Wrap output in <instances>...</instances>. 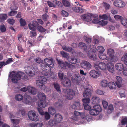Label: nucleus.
I'll use <instances>...</instances> for the list:
<instances>
[{
	"label": "nucleus",
	"mask_w": 127,
	"mask_h": 127,
	"mask_svg": "<svg viewBox=\"0 0 127 127\" xmlns=\"http://www.w3.org/2000/svg\"><path fill=\"white\" fill-rule=\"evenodd\" d=\"M48 111L50 114L52 115L54 114L56 112L55 108L52 107H50L49 108Z\"/></svg>",
	"instance_id": "obj_32"
},
{
	"label": "nucleus",
	"mask_w": 127,
	"mask_h": 127,
	"mask_svg": "<svg viewBox=\"0 0 127 127\" xmlns=\"http://www.w3.org/2000/svg\"><path fill=\"white\" fill-rule=\"evenodd\" d=\"M97 51L100 53H102L105 51V49L102 46H99L97 47Z\"/></svg>",
	"instance_id": "obj_39"
},
{
	"label": "nucleus",
	"mask_w": 127,
	"mask_h": 127,
	"mask_svg": "<svg viewBox=\"0 0 127 127\" xmlns=\"http://www.w3.org/2000/svg\"><path fill=\"white\" fill-rule=\"evenodd\" d=\"M65 63H66V65L69 68L72 69L74 67V66L73 65H72V64H70L67 62L65 61Z\"/></svg>",
	"instance_id": "obj_62"
},
{
	"label": "nucleus",
	"mask_w": 127,
	"mask_h": 127,
	"mask_svg": "<svg viewBox=\"0 0 127 127\" xmlns=\"http://www.w3.org/2000/svg\"><path fill=\"white\" fill-rule=\"evenodd\" d=\"M62 3L64 6L66 7H69L71 6L70 2L68 0H63Z\"/></svg>",
	"instance_id": "obj_26"
},
{
	"label": "nucleus",
	"mask_w": 127,
	"mask_h": 127,
	"mask_svg": "<svg viewBox=\"0 0 127 127\" xmlns=\"http://www.w3.org/2000/svg\"><path fill=\"white\" fill-rule=\"evenodd\" d=\"M25 72L29 76L33 77L35 75L34 71H33L32 69L29 66L25 68Z\"/></svg>",
	"instance_id": "obj_8"
},
{
	"label": "nucleus",
	"mask_w": 127,
	"mask_h": 127,
	"mask_svg": "<svg viewBox=\"0 0 127 127\" xmlns=\"http://www.w3.org/2000/svg\"><path fill=\"white\" fill-rule=\"evenodd\" d=\"M108 70L111 73H113L114 71V67L113 64L111 63H109L108 64L107 66Z\"/></svg>",
	"instance_id": "obj_21"
},
{
	"label": "nucleus",
	"mask_w": 127,
	"mask_h": 127,
	"mask_svg": "<svg viewBox=\"0 0 127 127\" xmlns=\"http://www.w3.org/2000/svg\"><path fill=\"white\" fill-rule=\"evenodd\" d=\"M121 59L122 61H127V53H126L121 58Z\"/></svg>",
	"instance_id": "obj_63"
},
{
	"label": "nucleus",
	"mask_w": 127,
	"mask_h": 127,
	"mask_svg": "<svg viewBox=\"0 0 127 127\" xmlns=\"http://www.w3.org/2000/svg\"><path fill=\"white\" fill-rule=\"evenodd\" d=\"M28 25L29 29L31 30L35 31L36 29V27H35V26H34L32 24H29Z\"/></svg>",
	"instance_id": "obj_42"
},
{
	"label": "nucleus",
	"mask_w": 127,
	"mask_h": 127,
	"mask_svg": "<svg viewBox=\"0 0 127 127\" xmlns=\"http://www.w3.org/2000/svg\"><path fill=\"white\" fill-rule=\"evenodd\" d=\"M109 88L111 89H115L116 88V86L114 83L110 82L108 84Z\"/></svg>",
	"instance_id": "obj_34"
},
{
	"label": "nucleus",
	"mask_w": 127,
	"mask_h": 127,
	"mask_svg": "<svg viewBox=\"0 0 127 127\" xmlns=\"http://www.w3.org/2000/svg\"><path fill=\"white\" fill-rule=\"evenodd\" d=\"M99 69L104 70L106 68V65L105 63L103 62H100L99 64Z\"/></svg>",
	"instance_id": "obj_28"
},
{
	"label": "nucleus",
	"mask_w": 127,
	"mask_h": 127,
	"mask_svg": "<svg viewBox=\"0 0 127 127\" xmlns=\"http://www.w3.org/2000/svg\"><path fill=\"white\" fill-rule=\"evenodd\" d=\"M56 60L58 62V63L60 66V67L61 68L64 69L65 68L66 65L65 63V62H64L62 61L57 59H56Z\"/></svg>",
	"instance_id": "obj_18"
},
{
	"label": "nucleus",
	"mask_w": 127,
	"mask_h": 127,
	"mask_svg": "<svg viewBox=\"0 0 127 127\" xmlns=\"http://www.w3.org/2000/svg\"><path fill=\"white\" fill-rule=\"evenodd\" d=\"M38 97L40 100H45L46 98V96L43 93L41 92H39L37 94Z\"/></svg>",
	"instance_id": "obj_17"
},
{
	"label": "nucleus",
	"mask_w": 127,
	"mask_h": 127,
	"mask_svg": "<svg viewBox=\"0 0 127 127\" xmlns=\"http://www.w3.org/2000/svg\"><path fill=\"white\" fill-rule=\"evenodd\" d=\"M82 101L84 103L87 104L89 103L90 99L89 98L83 99H82Z\"/></svg>",
	"instance_id": "obj_61"
},
{
	"label": "nucleus",
	"mask_w": 127,
	"mask_h": 127,
	"mask_svg": "<svg viewBox=\"0 0 127 127\" xmlns=\"http://www.w3.org/2000/svg\"><path fill=\"white\" fill-rule=\"evenodd\" d=\"M103 6L106 9H109L110 7V5L104 2L103 4Z\"/></svg>",
	"instance_id": "obj_52"
},
{
	"label": "nucleus",
	"mask_w": 127,
	"mask_h": 127,
	"mask_svg": "<svg viewBox=\"0 0 127 127\" xmlns=\"http://www.w3.org/2000/svg\"><path fill=\"white\" fill-rule=\"evenodd\" d=\"M113 4L117 7H124L125 3L120 0H116L113 3Z\"/></svg>",
	"instance_id": "obj_11"
},
{
	"label": "nucleus",
	"mask_w": 127,
	"mask_h": 127,
	"mask_svg": "<svg viewBox=\"0 0 127 127\" xmlns=\"http://www.w3.org/2000/svg\"><path fill=\"white\" fill-rule=\"evenodd\" d=\"M89 74L93 78H97L99 76V74L98 72L94 70H91Z\"/></svg>",
	"instance_id": "obj_15"
},
{
	"label": "nucleus",
	"mask_w": 127,
	"mask_h": 127,
	"mask_svg": "<svg viewBox=\"0 0 127 127\" xmlns=\"http://www.w3.org/2000/svg\"><path fill=\"white\" fill-rule=\"evenodd\" d=\"M62 119V117L61 115L58 114H56V122H61Z\"/></svg>",
	"instance_id": "obj_30"
},
{
	"label": "nucleus",
	"mask_w": 127,
	"mask_h": 127,
	"mask_svg": "<svg viewBox=\"0 0 127 127\" xmlns=\"http://www.w3.org/2000/svg\"><path fill=\"white\" fill-rule=\"evenodd\" d=\"M43 125L42 123H34L29 124V126L31 127H41Z\"/></svg>",
	"instance_id": "obj_20"
},
{
	"label": "nucleus",
	"mask_w": 127,
	"mask_h": 127,
	"mask_svg": "<svg viewBox=\"0 0 127 127\" xmlns=\"http://www.w3.org/2000/svg\"><path fill=\"white\" fill-rule=\"evenodd\" d=\"M15 99L18 101H21L23 99V97L21 95L18 94L16 95L15 97Z\"/></svg>",
	"instance_id": "obj_33"
},
{
	"label": "nucleus",
	"mask_w": 127,
	"mask_h": 127,
	"mask_svg": "<svg viewBox=\"0 0 127 127\" xmlns=\"http://www.w3.org/2000/svg\"><path fill=\"white\" fill-rule=\"evenodd\" d=\"M10 76L12 78V82L14 83H17L21 77L22 78H27L24 73L19 71H13L11 72Z\"/></svg>",
	"instance_id": "obj_2"
},
{
	"label": "nucleus",
	"mask_w": 127,
	"mask_h": 127,
	"mask_svg": "<svg viewBox=\"0 0 127 127\" xmlns=\"http://www.w3.org/2000/svg\"><path fill=\"white\" fill-rule=\"evenodd\" d=\"M44 62L45 64H42L40 66L42 69V74L43 75L47 76L49 73L51 77L54 80L55 79V75L53 72L51 71L50 67L53 68L54 67V65L51 59L48 58L44 59Z\"/></svg>",
	"instance_id": "obj_1"
},
{
	"label": "nucleus",
	"mask_w": 127,
	"mask_h": 127,
	"mask_svg": "<svg viewBox=\"0 0 127 127\" xmlns=\"http://www.w3.org/2000/svg\"><path fill=\"white\" fill-rule=\"evenodd\" d=\"M107 54L109 55L110 61L112 62H115L118 60L117 58L114 56V50L111 48L108 50Z\"/></svg>",
	"instance_id": "obj_6"
},
{
	"label": "nucleus",
	"mask_w": 127,
	"mask_h": 127,
	"mask_svg": "<svg viewBox=\"0 0 127 127\" xmlns=\"http://www.w3.org/2000/svg\"><path fill=\"white\" fill-rule=\"evenodd\" d=\"M20 21L21 25V26H24L26 24V23L24 20L21 18L20 19Z\"/></svg>",
	"instance_id": "obj_58"
},
{
	"label": "nucleus",
	"mask_w": 127,
	"mask_h": 127,
	"mask_svg": "<svg viewBox=\"0 0 127 127\" xmlns=\"http://www.w3.org/2000/svg\"><path fill=\"white\" fill-rule=\"evenodd\" d=\"M23 99V101L24 103L27 104L32 105V103L33 101L29 95H25Z\"/></svg>",
	"instance_id": "obj_7"
},
{
	"label": "nucleus",
	"mask_w": 127,
	"mask_h": 127,
	"mask_svg": "<svg viewBox=\"0 0 127 127\" xmlns=\"http://www.w3.org/2000/svg\"><path fill=\"white\" fill-rule=\"evenodd\" d=\"M107 23V21L104 20H102L99 21L98 22L99 24L102 26H105L106 25Z\"/></svg>",
	"instance_id": "obj_50"
},
{
	"label": "nucleus",
	"mask_w": 127,
	"mask_h": 127,
	"mask_svg": "<svg viewBox=\"0 0 127 127\" xmlns=\"http://www.w3.org/2000/svg\"><path fill=\"white\" fill-rule=\"evenodd\" d=\"M115 67L117 70L119 71H121L124 68V66L122 64L118 63H117L115 65Z\"/></svg>",
	"instance_id": "obj_27"
},
{
	"label": "nucleus",
	"mask_w": 127,
	"mask_h": 127,
	"mask_svg": "<svg viewBox=\"0 0 127 127\" xmlns=\"http://www.w3.org/2000/svg\"><path fill=\"white\" fill-rule=\"evenodd\" d=\"M116 81L115 82L117 86L120 88L121 86V84L122 79L121 77L118 76L116 77Z\"/></svg>",
	"instance_id": "obj_22"
},
{
	"label": "nucleus",
	"mask_w": 127,
	"mask_h": 127,
	"mask_svg": "<svg viewBox=\"0 0 127 127\" xmlns=\"http://www.w3.org/2000/svg\"><path fill=\"white\" fill-rule=\"evenodd\" d=\"M61 13L63 16L65 17H67L69 15L68 12L64 10H62L61 11Z\"/></svg>",
	"instance_id": "obj_48"
},
{
	"label": "nucleus",
	"mask_w": 127,
	"mask_h": 127,
	"mask_svg": "<svg viewBox=\"0 0 127 127\" xmlns=\"http://www.w3.org/2000/svg\"><path fill=\"white\" fill-rule=\"evenodd\" d=\"M41 80H40L39 79L37 80L36 81V84L37 86L40 88H41L44 85L41 82Z\"/></svg>",
	"instance_id": "obj_43"
},
{
	"label": "nucleus",
	"mask_w": 127,
	"mask_h": 127,
	"mask_svg": "<svg viewBox=\"0 0 127 127\" xmlns=\"http://www.w3.org/2000/svg\"><path fill=\"white\" fill-rule=\"evenodd\" d=\"M108 84L107 80H103L101 81L100 84L103 87H105L108 86Z\"/></svg>",
	"instance_id": "obj_31"
},
{
	"label": "nucleus",
	"mask_w": 127,
	"mask_h": 127,
	"mask_svg": "<svg viewBox=\"0 0 127 127\" xmlns=\"http://www.w3.org/2000/svg\"><path fill=\"white\" fill-rule=\"evenodd\" d=\"M28 117L31 120L35 122L39 120V117L38 115H36V112L34 111H29L28 113Z\"/></svg>",
	"instance_id": "obj_4"
},
{
	"label": "nucleus",
	"mask_w": 127,
	"mask_h": 127,
	"mask_svg": "<svg viewBox=\"0 0 127 127\" xmlns=\"http://www.w3.org/2000/svg\"><path fill=\"white\" fill-rule=\"evenodd\" d=\"M58 100V102L56 103V107L58 108H60L62 107L63 103V101L60 99H59Z\"/></svg>",
	"instance_id": "obj_36"
},
{
	"label": "nucleus",
	"mask_w": 127,
	"mask_h": 127,
	"mask_svg": "<svg viewBox=\"0 0 127 127\" xmlns=\"http://www.w3.org/2000/svg\"><path fill=\"white\" fill-rule=\"evenodd\" d=\"M18 38L19 41L20 42L24 41V36L21 34L18 35Z\"/></svg>",
	"instance_id": "obj_47"
},
{
	"label": "nucleus",
	"mask_w": 127,
	"mask_h": 127,
	"mask_svg": "<svg viewBox=\"0 0 127 127\" xmlns=\"http://www.w3.org/2000/svg\"><path fill=\"white\" fill-rule=\"evenodd\" d=\"M47 103L46 102L45 100H41L39 102L38 105V106L40 108H44L47 106Z\"/></svg>",
	"instance_id": "obj_19"
},
{
	"label": "nucleus",
	"mask_w": 127,
	"mask_h": 127,
	"mask_svg": "<svg viewBox=\"0 0 127 127\" xmlns=\"http://www.w3.org/2000/svg\"><path fill=\"white\" fill-rule=\"evenodd\" d=\"M121 122L122 125L127 124V117H125L122 119Z\"/></svg>",
	"instance_id": "obj_54"
},
{
	"label": "nucleus",
	"mask_w": 127,
	"mask_h": 127,
	"mask_svg": "<svg viewBox=\"0 0 127 127\" xmlns=\"http://www.w3.org/2000/svg\"><path fill=\"white\" fill-rule=\"evenodd\" d=\"M91 14L90 13L84 14L81 16V18L83 20L87 22H89L91 21Z\"/></svg>",
	"instance_id": "obj_10"
},
{
	"label": "nucleus",
	"mask_w": 127,
	"mask_h": 127,
	"mask_svg": "<svg viewBox=\"0 0 127 127\" xmlns=\"http://www.w3.org/2000/svg\"><path fill=\"white\" fill-rule=\"evenodd\" d=\"M38 30L40 32H43L45 31V30L41 26H39L38 27Z\"/></svg>",
	"instance_id": "obj_55"
},
{
	"label": "nucleus",
	"mask_w": 127,
	"mask_h": 127,
	"mask_svg": "<svg viewBox=\"0 0 127 127\" xmlns=\"http://www.w3.org/2000/svg\"><path fill=\"white\" fill-rule=\"evenodd\" d=\"M81 66L83 68L86 69H89L91 68L92 65L89 62L86 61H83L81 63Z\"/></svg>",
	"instance_id": "obj_9"
},
{
	"label": "nucleus",
	"mask_w": 127,
	"mask_h": 127,
	"mask_svg": "<svg viewBox=\"0 0 127 127\" xmlns=\"http://www.w3.org/2000/svg\"><path fill=\"white\" fill-rule=\"evenodd\" d=\"M18 111V114L21 113L22 115H24L25 113V110L22 108L20 109Z\"/></svg>",
	"instance_id": "obj_64"
},
{
	"label": "nucleus",
	"mask_w": 127,
	"mask_h": 127,
	"mask_svg": "<svg viewBox=\"0 0 127 127\" xmlns=\"http://www.w3.org/2000/svg\"><path fill=\"white\" fill-rule=\"evenodd\" d=\"M63 48L64 50L67 51L73 52V49L70 47H66L65 46H64L63 47Z\"/></svg>",
	"instance_id": "obj_38"
},
{
	"label": "nucleus",
	"mask_w": 127,
	"mask_h": 127,
	"mask_svg": "<svg viewBox=\"0 0 127 127\" xmlns=\"http://www.w3.org/2000/svg\"><path fill=\"white\" fill-rule=\"evenodd\" d=\"M7 17V15L4 14H0V21H3L6 20Z\"/></svg>",
	"instance_id": "obj_35"
},
{
	"label": "nucleus",
	"mask_w": 127,
	"mask_h": 127,
	"mask_svg": "<svg viewBox=\"0 0 127 127\" xmlns=\"http://www.w3.org/2000/svg\"><path fill=\"white\" fill-rule=\"evenodd\" d=\"M63 95L68 100L72 99L75 95L74 92L70 89H65L63 91Z\"/></svg>",
	"instance_id": "obj_3"
},
{
	"label": "nucleus",
	"mask_w": 127,
	"mask_h": 127,
	"mask_svg": "<svg viewBox=\"0 0 127 127\" xmlns=\"http://www.w3.org/2000/svg\"><path fill=\"white\" fill-rule=\"evenodd\" d=\"M62 83L64 86L66 87H70L71 85L70 80L67 77H64L63 79Z\"/></svg>",
	"instance_id": "obj_12"
},
{
	"label": "nucleus",
	"mask_w": 127,
	"mask_h": 127,
	"mask_svg": "<svg viewBox=\"0 0 127 127\" xmlns=\"http://www.w3.org/2000/svg\"><path fill=\"white\" fill-rule=\"evenodd\" d=\"M93 108L96 112V114H98L101 111L102 109L100 106L99 105H95L94 106Z\"/></svg>",
	"instance_id": "obj_25"
},
{
	"label": "nucleus",
	"mask_w": 127,
	"mask_h": 127,
	"mask_svg": "<svg viewBox=\"0 0 127 127\" xmlns=\"http://www.w3.org/2000/svg\"><path fill=\"white\" fill-rule=\"evenodd\" d=\"M68 60L69 62L73 64H76L77 62V63L80 62V61L77 60V59L75 57H69L68 58Z\"/></svg>",
	"instance_id": "obj_23"
},
{
	"label": "nucleus",
	"mask_w": 127,
	"mask_h": 127,
	"mask_svg": "<svg viewBox=\"0 0 127 127\" xmlns=\"http://www.w3.org/2000/svg\"><path fill=\"white\" fill-rule=\"evenodd\" d=\"M12 62L13 60L12 58H8L6 62H5V65H7Z\"/></svg>",
	"instance_id": "obj_57"
},
{
	"label": "nucleus",
	"mask_w": 127,
	"mask_h": 127,
	"mask_svg": "<svg viewBox=\"0 0 127 127\" xmlns=\"http://www.w3.org/2000/svg\"><path fill=\"white\" fill-rule=\"evenodd\" d=\"M91 91L89 88H86L83 93V96L84 97H88L89 98L91 96Z\"/></svg>",
	"instance_id": "obj_13"
},
{
	"label": "nucleus",
	"mask_w": 127,
	"mask_h": 127,
	"mask_svg": "<svg viewBox=\"0 0 127 127\" xmlns=\"http://www.w3.org/2000/svg\"><path fill=\"white\" fill-rule=\"evenodd\" d=\"M121 24L123 26L125 27L127 26V19L126 18H123L121 21Z\"/></svg>",
	"instance_id": "obj_40"
},
{
	"label": "nucleus",
	"mask_w": 127,
	"mask_h": 127,
	"mask_svg": "<svg viewBox=\"0 0 127 127\" xmlns=\"http://www.w3.org/2000/svg\"><path fill=\"white\" fill-rule=\"evenodd\" d=\"M89 113L92 115L95 116L98 115V114H96V111H95L94 109H90L89 111Z\"/></svg>",
	"instance_id": "obj_44"
},
{
	"label": "nucleus",
	"mask_w": 127,
	"mask_h": 127,
	"mask_svg": "<svg viewBox=\"0 0 127 127\" xmlns=\"http://www.w3.org/2000/svg\"><path fill=\"white\" fill-rule=\"evenodd\" d=\"M90 50L88 51V54L89 58L91 59L95 60L96 58V56L94 53V50L96 48L95 46L90 45Z\"/></svg>",
	"instance_id": "obj_5"
},
{
	"label": "nucleus",
	"mask_w": 127,
	"mask_h": 127,
	"mask_svg": "<svg viewBox=\"0 0 127 127\" xmlns=\"http://www.w3.org/2000/svg\"><path fill=\"white\" fill-rule=\"evenodd\" d=\"M79 47L82 49L86 50L87 49V46L85 44L81 42L79 43Z\"/></svg>",
	"instance_id": "obj_29"
},
{
	"label": "nucleus",
	"mask_w": 127,
	"mask_h": 127,
	"mask_svg": "<svg viewBox=\"0 0 127 127\" xmlns=\"http://www.w3.org/2000/svg\"><path fill=\"white\" fill-rule=\"evenodd\" d=\"M92 103L93 104H96L100 102V99L98 97L95 96H93L92 98Z\"/></svg>",
	"instance_id": "obj_24"
},
{
	"label": "nucleus",
	"mask_w": 127,
	"mask_h": 127,
	"mask_svg": "<svg viewBox=\"0 0 127 127\" xmlns=\"http://www.w3.org/2000/svg\"><path fill=\"white\" fill-rule=\"evenodd\" d=\"M60 53L61 55L65 58H67L68 57V54L65 52L61 51Z\"/></svg>",
	"instance_id": "obj_49"
},
{
	"label": "nucleus",
	"mask_w": 127,
	"mask_h": 127,
	"mask_svg": "<svg viewBox=\"0 0 127 127\" xmlns=\"http://www.w3.org/2000/svg\"><path fill=\"white\" fill-rule=\"evenodd\" d=\"M17 13V11L12 10L8 13V15L10 16H13L15 15Z\"/></svg>",
	"instance_id": "obj_59"
},
{
	"label": "nucleus",
	"mask_w": 127,
	"mask_h": 127,
	"mask_svg": "<svg viewBox=\"0 0 127 127\" xmlns=\"http://www.w3.org/2000/svg\"><path fill=\"white\" fill-rule=\"evenodd\" d=\"M114 109L112 105H110L108 107V110H107V112L108 113H111Z\"/></svg>",
	"instance_id": "obj_45"
},
{
	"label": "nucleus",
	"mask_w": 127,
	"mask_h": 127,
	"mask_svg": "<svg viewBox=\"0 0 127 127\" xmlns=\"http://www.w3.org/2000/svg\"><path fill=\"white\" fill-rule=\"evenodd\" d=\"M78 13L81 14L83 13L85 11V9L81 7H78Z\"/></svg>",
	"instance_id": "obj_53"
},
{
	"label": "nucleus",
	"mask_w": 127,
	"mask_h": 127,
	"mask_svg": "<svg viewBox=\"0 0 127 127\" xmlns=\"http://www.w3.org/2000/svg\"><path fill=\"white\" fill-rule=\"evenodd\" d=\"M84 107L85 109L86 110H89L91 108V107L87 104H83Z\"/></svg>",
	"instance_id": "obj_56"
},
{
	"label": "nucleus",
	"mask_w": 127,
	"mask_h": 127,
	"mask_svg": "<svg viewBox=\"0 0 127 127\" xmlns=\"http://www.w3.org/2000/svg\"><path fill=\"white\" fill-rule=\"evenodd\" d=\"M39 113L42 115H43L45 114V117L46 119L47 120L49 119L50 118V116L48 113L47 112H45L44 113L43 110L41 109L38 108L37 109Z\"/></svg>",
	"instance_id": "obj_14"
},
{
	"label": "nucleus",
	"mask_w": 127,
	"mask_h": 127,
	"mask_svg": "<svg viewBox=\"0 0 127 127\" xmlns=\"http://www.w3.org/2000/svg\"><path fill=\"white\" fill-rule=\"evenodd\" d=\"M11 122L15 124H17L19 123V120L18 119H11Z\"/></svg>",
	"instance_id": "obj_51"
},
{
	"label": "nucleus",
	"mask_w": 127,
	"mask_h": 127,
	"mask_svg": "<svg viewBox=\"0 0 127 127\" xmlns=\"http://www.w3.org/2000/svg\"><path fill=\"white\" fill-rule=\"evenodd\" d=\"M114 18L116 20H121L123 19V17L118 15H115L114 16Z\"/></svg>",
	"instance_id": "obj_60"
},
{
	"label": "nucleus",
	"mask_w": 127,
	"mask_h": 127,
	"mask_svg": "<svg viewBox=\"0 0 127 127\" xmlns=\"http://www.w3.org/2000/svg\"><path fill=\"white\" fill-rule=\"evenodd\" d=\"M110 17V15L108 14L107 15L103 14L102 16H99V17L101 18L104 20H107L108 19V17Z\"/></svg>",
	"instance_id": "obj_46"
},
{
	"label": "nucleus",
	"mask_w": 127,
	"mask_h": 127,
	"mask_svg": "<svg viewBox=\"0 0 127 127\" xmlns=\"http://www.w3.org/2000/svg\"><path fill=\"white\" fill-rule=\"evenodd\" d=\"M28 91L30 93L33 95L36 94V91L35 88L31 86H28Z\"/></svg>",
	"instance_id": "obj_16"
},
{
	"label": "nucleus",
	"mask_w": 127,
	"mask_h": 127,
	"mask_svg": "<svg viewBox=\"0 0 127 127\" xmlns=\"http://www.w3.org/2000/svg\"><path fill=\"white\" fill-rule=\"evenodd\" d=\"M39 79L41 81V82H42L44 85L46 83L47 80V79L45 77L43 76L40 77L39 78Z\"/></svg>",
	"instance_id": "obj_41"
},
{
	"label": "nucleus",
	"mask_w": 127,
	"mask_h": 127,
	"mask_svg": "<svg viewBox=\"0 0 127 127\" xmlns=\"http://www.w3.org/2000/svg\"><path fill=\"white\" fill-rule=\"evenodd\" d=\"M99 57L102 60H104L106 59L108 61H110L109 58L108 57H107L106 55L102 54V53H100L99 55Z\"/></svg>",
	"instance_id": "obj_37"
}]
</instances>
